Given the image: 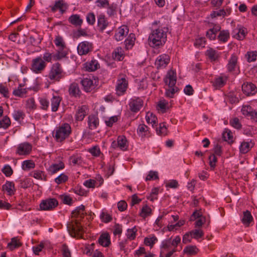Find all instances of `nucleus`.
Returning <instances> with one entry per match:
<instances>
[{
    "label": "nucleus",
    "mask_w": 257,
    "mask_h": 257,
    "mask_svg": "<svg viewBox=\"0 0 257 257\" xmlns=\"http://www.w3.org/2000/svg\"><path fill=\"white\" fill-rule=\"evenodd\" d=\"M85 207L81 205L78 207L72 213V216L76 218L72 219L67 224V230L70 235L73 237L82 238L83 234V228L79 222V218H82L84 213Z\"/></svg>",
    "instance_id": "nucleus-1"
},
{
    "label": "nucleus",
    "mask_w": 257,
    "mask_h": 257,
    "mask_svg": "<svg viewBox=\"0 0 257 257\" xmlns=\"http://www.w3.org/2000/svg\"><path fill=\"white\" fill-rule=\"evenodd\" d=\"M167 29L159 27L152 30L149 35V45L153 48H159L164 45L167 41Z\"/></svg>",
    "instance_id": "nucleus-2"
},
{
    "label": "nucleus",
    "mask_w": 257,
    "mask_h": 257,
    "mask_svg": "<svg viewBox=\"0 0 257 257\" xmlns=\"http://www.w3.org/2000/svg\"><path fill=\"white\" fill-rule=\"evenodd\" d=\"M180 242L181 237L179 235L176 236L173 240L169 238L163 240L160 245L161 253H166V257H171L178 251L177 247Z\"/></svg>",
    "instance_id": "nucleus-3"
},
{
    "label": "nucleus",
    "mask_w": 257,
    "mask_h": 257,
    "mask_svg": "<svg viewBox=\"0 0 257 257\" xmlns=\"http://www.w3.org/2000/svg\"><path fill=\"white\" fill-rule=\"evenodd\" d=\"M54 43L57 48V52L54 55L56 60H60L65 58L68 54V48L62 37L60 35L56 36Z\"/></svg>",
    "instance_id": "nucleus-4"
},
{
    "label": "nucleus",
    "mask_w": 257,
    "mask_h": 257,
    "mask_svg": "<svg viewBox=\"0 0 257 257\" xmlns=\"http://www.w3.org/2000/svg\"><path fill=\"white\" fill-rule=\"evenodd\" d=\"M71 131L70 125L64 123L55 128L54 137L57 142H62L70 136Z\"/></svg>",
    "instance_id": "nucleus-5"
},
{
    "label": "nucleus",
    "mask_w": 257,
    "mask_h": 257,
    "mask_svg": "<svg viewBox=\"0 0 257 257\" xmlns=\"http://www.w3.org/2000/svg\"><path fill=\"white\" fill-rule=\"evenodd\" d=\"M48 77L49 79L53 81H59L64 77V72L59 63H56L52 65Z\"/></svg>",
    "instance_id": "nucleus-6"
},
{
    "label": "nucleus",
    "mask_w": 257,
    "mask_h": 257,
    "mask_svg": "<svg viewBox=\"0 0 257 257\" xmlns=\"http://www.w3.org/2000/svg\"><path fill=\"white\" fill-rule=\"evenodd\" d=\"M47 66V63L43 60L41 56H38L33 59L31 61L30 69L35 74H40L44 71Z\"/></svg>",
    "instance_id": "nucleus-7"
},
{
    "label": "nucleus",
    "mask_w": 257,
    "mask_h": 257,
    "mask_svg": "<svg viewBox=\"0 0 257 257\" xmlns=\"http://www.w3.org/2000/svg\"><path fill=\"white\" fill-rule=\"evenodd\" d=\"M125 75L119 74L116 81L115 86L116 94L118 96L123 95L128 87V81Z\"/></svg>",
    "instance_id": "nucleus-8"
},
{
    "label": "nucleus",
    "mask_w": 257,
    "mask_h": 257,
    "mask_svg": "<svg viewBox=\"0 0 257 257\" xmlns=\"http://www.w3.org/2000/svg\"><path fill=\"white\" fill-rule=\"evenodd\" d=\"M59 205L58 200L54 198H49L42 200L40 203V210L52 211L55 209Z\"/></svg>",
    "instance_id": "nucleus-9"
},
{
    "label": "nucleus",
    "mask_w": 257,
    "mask_h": 257,
    "mask_svg": "<svg viewBox=\"0 0 257 257\" xmlns=\"http://www.w3.org/2000/svg\"><path fill=\"white\" fill-rule=\"evenodd\" d=\"M111 145L114 149L118 148L122 151H125L128 149L129 143L126 138L122 135L119 136L117 138V141H113Z\"/></svg>",
    "instance_id": "nucleus-10"
},
{
    "label": "nucleus",
    "mask_w": 257,
    "mask_h": 257,
    "mask_svg": "<svg viewBox=\"0 0 257 257\" xmlns=\"http://www.w3.org/2000/svg\"><path fill=\"white\" fill-rule=\"evenodd\" d=\"M143 104V100L140 97L136 96L131 98L128 104L130 110L133 112H137L140 111Z\"/></svg>",
    "instance_id": "nucleus-11"
},
{
    "label": "nucleus",
    "mask_w": 257,
    "mask_h": 257,
    "mask_svg": "<svg viewBox=\"0 0 257 257\" xmlns=\"http://www.w3.org/2000/svg\"><path fill=\"white\" fill-rule=\"evenodd\" d=\"M92 50V44L86 41L80 43L77 48L78 54L80 56L87 55Z\"/></svg>",
    "instance_id": "nucleus-12"
},
{
    "label": "nucleus",
    "mask_w": 257,
    "mask_h": 257,
    "mask_svg": "<svg viewBox=\"0 0 257 257\" xmlns=\"http://www.w3.org/2000/svg\"><path fill=\"white\" fill-rule=\"evenodd\" d=\"M65 168V164L62 158H58V160L52 163L48 168V172L51 175L54 174Z\"/></svg>",
    "instance_id": "nucleus-13"
},
{
    "label": "nucleus",
    "mask_w": 257,
    "mask_h": 257,
    "mask_svg": "<svg viewBox=\"0 0 257 257\" xmlns=\"http://www.w3.org/2000/svg\"><path fill=\"white\" fill-rule=\"evenodd\" d=\"M170 61V56L166 54H163L156 58L155 65L157 69H163L168 65Z\"/></svg>",
    "instance_id": "nucleus-14"
},
{
    "label": "nucleus",
    "mask_w": 257,
    "mask_h": 257,
    "mask_svg": "<svg viewBox=\"0 0 257 257\" xmlns=\"http://www.w3.org/2000/svg\"><path fill=\"white\" fill-rule=\"evenodd\" d=\"M98 80L95 78H85L81 81V84L86 92H90L97 85Z\"/></svg>",
    "instance_id": "nucleus-15"
},
{
    "label": "nucleus",
    "mask_w": 257,
    "mask_h": 257,
    "mask_svg": "<svg viewBox=\"0 0 257 257\" xmlns=\"http://www.w3.org/2000/svg\"><path fill=\"white\" fill-rule=\"evenodd\" d=\"M177 81V74L175 70H169L165 77L164 82L166 85L173 86L176 85Z\"/></svg>",
    "instance_id": "nucleus-16"
},
{
    "label": "nucleus",
    "mask_w": 257,
    "mask_h": 257,
    "mask_svg": "<svg viewBox=\"0 0 257 257\" xmlns=\"http://www.w3.org/2000/svg\"><path fill=\"white\" fill-rule=\"evenodd\" d=\"M32 146L28 143H23L19 144L16 150V154L20 156L29 155L32 151Z\"/></svg>",
    "instance_id": "nucleus-17"
},
{
    "label": "nucleus",
    "mask_w": 257,
    "mask_h": 257,
    "mask_svg": "<svg viewBox=\"0 0 257 257\" xmlns=\"http://www.w3.org/2000/svg\"><path fill=\"white\" fill-rule=\"evenodd\" d=\"M242 90L246 96L253 95L257 92V88L251 82H244L242 85Z\"/></svg>",
    "instance_id": "nucleus-18"
},
{
    "label": "nucleus",
    "mask_w": 257,
    "mask_h": 257,
    "mask_svg": "<svg viewBox=\"0 0 257 257\" xmlns=\"http://www.w3.org/2000/svg\"><path fill=\"white\" fill-rule=\"evenodd\" d=\"M88 111V107L85 105L79 106L76 110L75 119L76 121H82Z\"/></svg>",
    "instance_id": "nucleus-19"
},
{
    "label": "nucleus",
    "mask_w": 257,
    "mask_h": 257,
    "mask_svg": "<svg viewBox=\"0 0 257 257\" xmlns=\"http://www.w3.org/2000/svg\"><path fill=\"white\" fill-rule=\"evenodd\" d=\"M128 28L125 25L119 27L116 31L114 35L115 40L117 41L122 40L128 33Z\"/></svg>",
    "instance_id": "nucleus-20"
},
{
    "label": "nucleus",
    "mask_w": 257,
    "mask_h": 257,
    "mask_svg": "<svg viewBox=\"0 0 257 257\" xmlns=\"http://www.w3.org/2000/svg\"><path fill=\"white\" fill-rule=\"evenodd\" d=\"M254 145V142L251 141H243L239 146V152L242 154L248 153Z\"/></svg>",
    "instance_id": "nucleus-21"
},
{
    "label": "nucleus",
    "mask_w": 257,
    "mask_h": 257,
    "mask_svg": "<svg viewBox=\"0 0 257 257\" xmlns=\"http://www.w3.org/2000/svg\"><path fill=\"white\" fill-rule=\"evenodd\" d=\"M205 55L213 62L218 60L220 56V53L212 48H209L205 52Z\"/></svg>",
    "instance_id": "nucleus-22"
},
{
    "label": "nucleus",
    "mask_w": 257,
    "mask_h": 257,
    "mask_svg": "<svg viewBox=\"0 0 257 257\" xmlns=\"http://www.w3.org/2000/svg\"><path fill=\"white\" fill-rule=\"evenodd\" d=\"M100 245L103 247H108L111 243L110 236L108 233L104 232L102 233L98 240Z\"/></svg>",
    "instance_id": "nucleus-23"
},
{
    "label": "nucleus",
    "mask_w": 257,
    "mask_h": 257,
    "mask_svg": "<svg viewBox=\"0 0 257 257\" xmlns=\"http://www.w3.org/2000/svg\"><path fill=\"white\" fill-rule=\"evenodd\" d=\"M237 61L238 57L236 55L232 54L227 65V69L228 71L232 72L235 70L237 67Z\"/></svg>",
    "instance_id": "nucleus-24"
},
{
    "label": "nucleus",
    "mask_w": 257,
    "mask_h": 257,
    "mask_svg": "<svg viewBox=\"0 0 257 257\" xmlns=\"http://www.w3.org/2000/svg\"><path fill=\"white\" fill-rule=\"evenodd\" d=\"M3 189L9 196L14 195L16 190L14 183L8 181L3 185Z\"/></svg>",
    "instance_id": "nucleus-25"
},
{
    "label": "nucleus",
    "mask_w": 257,
    "mask_h": 257,
    "mask_svg": "<svg viewBox=\"0 0 257 257\" xmlns=\"http://www.w3.org/2000/svg\"><path fill=\"white\" fill-rule=\"evenodd\" d=\"M241 222L246 227L249 226L253 222V218L250 211L246 210L243 212Z\"/></svg>",
    "instance_id": "nucleus-26"
},
{
    "label": "nucleus",
    "mask_w": 257,
    "mask_h": 257,
    "mask_svg": "<svg viewBox=\"0 0 257 257\" xmlns=\"http://www.w3.org/2000/svg\"><path fill=\"white\" fill-rule=\"evenodd\" d=\"M108 22L103 14L99 15L97 17V26L100 31L103 32L108 26Z\"/></svg>",
    "instance_id": "nucleus-27"
},
{
    "label": "nucleus",
    "mask_w": 257,
    "mask_h": 257,
    "mask_svg": "<svg viewBox=\"0 0 257 257\" xmlns=\"http://www.w3.org/2000/svg\"><path fill=\"white\" fill-rule=\"evenodd\" d=\"M231 8L227 7L225 9L220 10L218 11H213L210 14V17L212 18H214L218 16H228L231 14Z\"/></svg>",
    "instance_id": "nucleus-28"
},
{
    "label": "nucleus",
    "mask_w": 257,
    "mask_h": 257,
    "mask_svg": "<svg viewBox=\"0 0 257 257\" xmlns=\"http://www.w3.org/2000/svg\"><path fill=\"white\" fill-rule=\"evenodd\" d=\"M112 58L116 61H122L124 58V52L120 47L116 48L112 53Z\"/></svg>",
    "instance_id": "nucleus-29"
},
{
    "label": "nucleus",
    "mask_w": 257,
    "mask_h": 257,
    "mask_svg": "<svg viewBox=\"0 0 257 257\" xmlns=\"http://www.w3.org/2000/svg\"><path fill=\"white\" fill-rule=\"evenodd\" d=\"M51 10L52 12H56L57 11L59 10L61 13L63 14L66 9L65 4L63 0H59L56 1L55 4L53 6H51Z\"/></svg>",
    "instance_id": "nucleus-30"
},
{
    "label": "nucleus",
    "mask_w": 257,
    "mask_h": 257,
    "mask_svg": "<svg viewBox=\"0 0 257 257\" xmlns=\"http://www.w3.org/2000/svg\"><path fill=\"white\" fill-rule=\"evenodd\" d=\"M246 33V29L245 28H236L233 31V37L238 40H242L245 37Z\"/></svg>",
    "instance_id": "nucleus-31"
},
{
    "label": "nucleus",
    "mask_w": 257,
    "mask_h": 257,
    "mask_svg": "<svg viewBox=\"0 0 257 257\" xmlns=\"http://www.w3.org/2000/svg\"><path fill=\"white\" fill-rule=\"evenodd\" d=\"M227 78L225 76H218L214 79L213 82V85L216 88H219L223 87L227 81Z\"/></svg>",
    "instance_id": "nucleus-32"
},
{
    "label": "nucleus",
    "mask_w": 257,
    "mask_h": 257,
    "mask_svg": "<svg viewBox=\"0 0 257 257\" xmlns=\"http://www.w3.org/2000/svg\"><path fill=\"white\" fill-rule=\"evenodd\" d=\"M89 127L91 130L96 129L99 125V119L95 115H90L88 117Z\"/></svg>",
    "instance_id": "nucleus-33"
},
{
    "label": "nucleus",
    "mask_w": 257,
    "mask_h": 257,
    "mask_svg": "<svg viewBox=\"0 0 257 257\" xmlns=\"http://www.w3.org/2000/svg\"><path fill=\"white\" fill-rule=\"evenodd\" d=\"M146 119L148 123L151 124L153 127L157 126L158 118L153 113L148 112L146 115Z\"/></svg>",
    "instance_id": "nucleus-34"
},
{
    "label": "nucleus",
    "mask_w": 257,
    "mask_h": 257,
    "mask_svg": "<svg viewBox=\"0 0 257 257\" xmlns=\"http://www.w3.org/2000/svg\"><path fill=\"white\" fill-rule=\"evenodd\" d=\"M69 22L75 26H81L83 23V20L77 14L71 15L68 19Z\"/></svg>",
    "instance_id": "nucleus-35"
},
{
    "label": "nucleus",
    "mask_w": 257,
    "mask_h": 257,
    "mask_svg": "<svg viewBox=\"0 0 257 257\" xmlns=\"http://www.w3.org/2000/svg\"><path fill=\"white\" fill-rule=\"evenodd\" d=\"M219 35L217 36V39L220 43H226L230 38V33L228 30H223L219 31Z\"/></svg>",
    "instance_id": "nucleus-36"
},
{
    "label": "nucleus",
    "mask_w": 257,
    "mask_h": 257,
    "mask_svg": "<svg viewBox=\"0 0 257 257\" xmlns=\"http://www.w3.org/2000/svg\"><path fill=\"white\" fill-rule=\"evenodd\" d=\"M137 134L142 137L149 136V127L145 124H140L137 128Z\"/></svg>",
    "instance_id": "nucleus-37"
},
{
    "label": "nucleus",
    "mask_w": 257,
    "mask_h": 257,
    "mask_svg": "<svg viewBox=\"0 0 257 257\" xmlns=\"http://www.w3.org/2000/svg\"><path fill=\"white\" fill-rule=\"evenodd\" d=\"M61 101V97L58 95H53L51 99V109L53 112L56 111L60 105Z\"/></svg>",
    "instance_id": "nucleus-38"
},
{
    "label": "nucleus",
    "mask_w": 257,
    "mask_h": 257,
    "mask_svg": "<svg viewBox=\"0 0 257 257\" xmlns=\"http://www.w3.org/2000/svg\"><path fill=\"white\" fill-rule=\"evenodd\" d=\"M156 131L158 135L165 136L168 134V128L165 122H162L159 124V127L156 126Z\"/></svg>",
    "instance_id": "nucleus-39"
},
{
    "label": "nucleus",
    "mask_w": 257,
    "mask_h": 257,
    "mask_svg": "<svg viewBox=\"0 0 257 257\" xmlns=\"http://www.w3.org/2000/svg\"><path fill=\"white\" fill-rule=\"evenodd\" d=\"M99 67L98 62L95 59H93L89 62L85 64V68L89 71H94Z\"/></svg>",
    "instance_id": "nucleus-40"
},
{
    "label": "nucleus",
    "mask_w": 257,
    "mask_h": 257,
    "mask_svg": "<svg viewBox=\"0 0 257 257\" xmlns=\"http://www.w3.org/2000/svg\"><path fill=\"white\" fill-rule=\"evenodd\" d=\"M23 85L22 84H19L17 88L13 91V94L16 96L24 97L27 93L26 88H23Z\"/></svg>",
    "instance_id": "nucleus-41"
},
{
    "label": "nucleus",
    "mask_w": 257,
    "mask_h": 257,
    "mask_svg": "<svg viewBox=\"0 0 257 257\" xmlns=\"http://www.w3.org/2000/svg\"><path fill=\"white\" fill-rule=\"evenodd\" d=\"M220 27L219 26H216L213 28L210 29L206 32V36L210 40H214L216 38V33L219 31Z\"/></svg>",
    "instance_id": "nucleus-42"
},
{
    "label": "nucleus",
    "mask_w": 257,
    "mask_h": 257,
    "mask_svg": "<svg viewBox=\"0 0 257 257\" xmlns=\"http://www.w3.org/2000/svg\"><path fill=\"white\" fill-rule=\"evenodd\" d=\"M135 35L131 33L124 41L125 48L127 50L131 49L133 48L135 44Z\"/></svg>",
    "instance_id": "nucleus-43"
},
{
    "label": "nucleus",
    "mask_w": 257,
    "mask_h": 257,
    "mask_svg": "<svg viewBox=\"0 0 257 257\" xmlns=\"http://www.w3.org/2000/svg\"><path fill=\"white\" fill-rule=\"evenodd\" d=\"M151 214L152 209L147 204L142 207L139 213L140 216L143 218H145L151 215Z\"/></svg>",
    "instance_id": "nucleus-44"
},
{
    "label": "nucleus",
    "mask_w": 257,
    "mask_h": 257,
    "mask_svg": "<svg viewBox=\"0 0 257 257\" xmlns=\"http://www.w3.org/2000/svg\"><path fill=\"white\" fill-rule=\"evenodd\" d=\"M168 88H166L165 90V95L167 97L173 98L175 94L178 92V88L176 85L171 86H168Z\"/></svg>",
    "instance_id": "nucleus-45"
},
{
    "label": "nucleus",
    "mask_w": 257,
    "mask_h": 257,
    "mask_svg": "<svg viewBox=\"0 0 257 257\" xmlns=\"http://www.w3.org/2000/svg\"><path fill=\"white\" fill-rule=\"evenodd\" d=\"M158 241V238L154 235H151L146 237L144 239V243L147 246H149L152 248L154 245Z\"/></svg>",
    "instance_id": "nucleus-46"
},
{
    "label": "nucleus",
    "mask_w": 257,
    "mask_h": 257,
    "mask_svg": "<svg viewBox=\"0 0 257 257\" xmlns=\"http://www.w3.org/2000/svg\"><path fill=\"white\" fill-rule=\"evenodd\" d=\"M100 219L104 223H108L111 221L112 217L106 210H103L100 214Z\"/></svg>",
    "instance_id": "nucleus-47"
},
{
    "label": "nucleus",
    "mask_w": 257,
    "mask_h": 257,
    "mask_svg": "<svg viewBox=\"0 0 257 257\" xmlns=\"http://www.w3.org/2000/svg\"><path fill=\"white\" fill-rule=\"evenodd\" d=\"M157 109L162 113H164L169 109V103L165 100H160L157 105Z\"/></svg>",
    "instance_id": "nucleus-48"
},
{
    "label": "nucleus",
    "mask_w": 257,
    "mask_h": 257,
    "mask_svg": "<svg viewBox=\"0 0 257 257\" xmlns=\"http://www.w3.org/2000/svg\"><path fill=\"white\" fill-rule=\"evenodd\" d=\"M69 92L70 95L74 96H77L80 93V90L78 84L76 83H72L69 87Z\"/></svg>",
    "instance_id": "nucleus-49"
},
{
    "label": "nucleus",
    "mask_w": 257,
    "mask_h": 257,
    "mask_svg": "<svg viewBox=\"0 0 257 257\" xmlns=\"http://www.w3.org/2000/svg\"><path fill=\"white\" fill-rule=\"evenodd\" d=\"M185 223V220L181 219L178 221L175 224H168L167 225V229L169 231H172L174 230H176L179 228L180 227L184 225Z\"/></svg>",
    "instance_id": "nucleus-50"
},
{
    "label": "nucleus",
    "mask_w": 257,
    "mask_h": 257,
    "mask_svg": "<svg viewBox=\"0 0 257 257\" xmlns=\"http://www.w3.org/2000/svg\"><path fill=\"white\" fill-rule=\"evenodd\" d=\"M11 124L10 118L8 116H5L0 120V128L7 129Z\"/></svg>",
    "instance_id": "nucleus-51"
},
{
    "label": "nucleus",
    "mask_w": 257,
    "mask_h": 257,
    "mask_svg": "<svg viewBox=\"0 0 257 257\" xmlns=\"http://www.w3.org/2000/svg\"><path fill=\"white\" fill-rule=\"evenodd\" d=\"M198 249L196 246L194 245H188L186 246L183 252L184 253L189 255H194L198 252Z\"/></svg>",
    "instance_id": "nucleus-52"
},
{
    "label": "nucleus",
    "mask_w": 257,
    "mask_h": 257,
    "mask_svg": "<svg viewBox=\"0 0 257 257\" xmlns=\"http://www.w3.org/2000/svg\"><path fill=\"white\" fill-rule=\"evenodd\" d=\"M59 198L65 204L71 205L73 204L72 198L69 195L66 194L60 195L59 196Z\"/></svg>",
    "instance_id": "nucleus-53"
},
{
    "label": "nucleus",
    "mask_w": 257,
    "mask_h": 257,
    "mask_svg": "<svg viewBox=\"0 0 257 257\" xmlns=\"http://www.w3.org/2000/svg\"><path fill=\"white\" fill-rule=\"evenodd\" d=\"M32 176L34 178L41 180H46V175L44 171L41 170H35L34 171L32 174Z\"/></svg>",
    "instance_id": "nucleus-54"
},
{
    "label": "nucleus",
    "mask_w": 257,
    "mask_h": 257,
    "mask_svg": "<svg viewBox=\"0 0 257 257\" xmlns=\"http://www.w3.org/2000/svg\"><path fill=\"white\" fill-rule=\"evenodd\" d=\"M246 60L248 62H254L257 58V51H248L245 55Z\"/></svg>",
    "instance_id": "nucleus-55"
},
{
    "label": "nucleus",
    "mask_w": 257,
    "mask_h": 257,
    "mask_svg": "<svg viewBox=\"0 0 257 257\" xmlns=\"http://www.w3.org/2000/svg\"><path fill=\"white\" fill-rule=\"evenodd\" d=\"M12 116L15 120L19 121L24 119L25 114L22 110L17 109L14 111Z\"/></svg>",
    "instance_id": "nucleus-56"
},
{
    "label": "nucleus",
    "mask_w": 257,
    "mask_h": 257,
    "mask_svg": "<svg viewBox=\"0 0 257 257\" xmlns=\"http://www.w3.org/2000/svg\"><path fill=\"white\" fill-rule=\"evenodd\" d=\"M253 110V109L249 105L242 106V108L241 109L242 114L243 115L249 117H250Z\"/></svg>",
    "instance_id": "nucleus-57"
},
{
    "label": "nucleus",
    "mask_w": 257,
    "mask_h": 257,
    "mask_svg": "<svg viewBox=\"0 0 257 257\" xmlns=\"http://www.w3.org/2000/svg\"><path fill=\"white\" fill-rule=\"evenodd\" d=\"M138 230L136 226L132 228H129L127 230L126 235L128 239L130 240L134 239L136 237V234Z\"/></svg>",
    "instance_id": "nucleus-58"
},
{
    "label": "nucleus",
    "mask_w": 257,
    "mask_h": 257,
    "mask_svg": "<svg viewBox=\"0 0 257 257\" xmlns=\"http://www.w3.org/2000/svg\"><path fill=\"white\" fill-rule=\"evenodd\" d=\"M206 43L205 38L204 37H198L196 38L194 43V45L197 48L204 47Z\"/></svg>",
    "instance_id": "nucleus-59"
},
{
    "label": "nucleus",
    "mask_w": 257,
    "mask_h": 257,
    "mask_svg": "<svg viewBox=\"0 0 257 257\" xmlns=\"http://www.w3.org/2000/svg\"><path fill=\"white\" fill-rule=\"evenodd\" d=\"M68 180V176L64 173H61L55 179V182L59 185L66 182Z\"/></svg>",
    "instance_id": "nucleus-60"
},
{
    "label": "nucleus",
    "mask_w": 257,
    "mask_h": 257,
    "mask_svg": "<svg viewBox=\"0 0 257 257\" xmlns=\"http://www.w3.org/2000/svg\"><path fill=\"white\" fill-rule=\"evenodd\" d=\"M88 152L95 157H99L101 154L100 148L98 146H93L88 150Z\"/></svg>",
    "instance_id": "nucleus-61"
},
{
    "label": "nucleus",
    "mask_w": 257,
    "mask_h": 257,
    "mask_svg": "<svg viewBox=\"0 0 257 257\" xmlns=\"http://www.w3.org/2000/svg\"><path fill=\"white\" fill-rule=\"evenodd\" d=\"M222 136L225 141L232 142L233 141V135L228 129H225L222 134Z\"/></svg>",
    "instance_id": "nucleus-62"
},
{
    "label": "nucleus",
    "mask_w": 257,
    "mask_h": 257,
    "mask_svg": "<svg viewBox=\"0 0 257 257\" xmlns=\"http://www.w3.org/2000/svg\"><path fill=\"white\" fill-rule=\"evenodd\" d=\"M22 167L24 170H29L34 168L35 164L32 160H26L23 162Z\"/></svg>",
    "instance_id": "nucleus-63"
},
{
    "label": "nucleus",
    "mask_w": 257,
    "mask_h": 257,
    "mask_svg": "<svg viewBox=\"0 0 257 257\" xmlns=\"http://www.w3.org/2000/svg\"><path fill=\"white\" fill-rule=\"evenodd\" d=\"M229 124L234 128L239 130L241 127V124L239 120L237 117H234L229 120Z\"/></svg>",
    "instance_id": "nucleus-64"
}]
</instances>
